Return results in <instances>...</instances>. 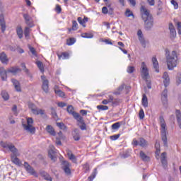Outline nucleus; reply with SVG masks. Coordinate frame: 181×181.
I'll list each match as a JSON object with an SVG mask.
<instances>
[{"instance_id": "nucleus-51", "label": "nucleus", "mask_w": 181, "mask_h": 181, "mask_svg": "<svg viewBox=\"0 0 181 181\" xmlns=\"http://www.w3.org/2000/svg\"><path fill=\"white\" fill-rule=\"evenodd\" d=\"M127 71L129 73V74H132V73L135 71V67L129 66L127 67Z\"/></svg>"}, {"instance_id": "nucleus-14", "label": "nucleus", "mask_w": 181, "mask_h": 181, "mask_svg": "<svg viewBox=\"0 0 181 181\" xmlns=\"http://www.w3.org/2000/svg\"><path fill=\"white\" fill-rule=\"evenodd\" d=\"M151 61L153 64V69H155V71H156V73H159V63L158 62L156 57H153Z\"/></svg>"}, {"instance_id": "nucleus-39", "label": "nucleus", "mask_w": 181, "mask_h": 181, "mask_svg": "<svg viewBox=\"0 0 181 181\" xmlns=\"http://www.w3.org/2000/svg\"><path fill=\"white\" fill-rule=\"evenodd\" d=\"M36 64H37V67L40 69V72L43 73V71H45V68L43 67V63H42V62H40V61H37L36 62Z\"/></svg>"}, {"instance_id": "nucleus-41", "label": "nucleus", "mask_w": 181, "mask_h": 181, "mask_svg": "<svg viewBox=\"0 0 181 181\" xmlns=\"http://www.w3.org/2000/svg\"><path fill=\"white\" fill-rule=\"evenodd\" d=\"M0 145L1 146H2V148H4L5 149H9V146H11V144L8 142L1 141Z\"/></svg>"}, {"instance_id": "nucleus-37", "label": "nucleus", "mask_w": 181, "mask_h": 181, "mask_svg": "<svg viewBox=\"0 0 181 181\" xmlns=\"http://www.w3.org/2000/svg\"><path fill=\"white\" fill-rule=\"evenodd\" d=\"M16 33L19 39H22V37H23V30H22V28H18L16 30Z\"/></svg>"}, {"instance_id": "nucleus-64", "label": "nucleus", "mask_w": 181, "mask_h": 181, "mask_svg": "<svg viewBox=\"0 0 181 181\" xmlns=\"http://www.w3.org/2000/svg\"><path fill=\"white\" fill-rule=\"evenodd\" d=\"M161 97H168V89H164L162 93Z\"/></svg>"}, {"instance_id": "nucleus-56", "label": "nucleus", "mask_w": 181, "mask_h": 181, "mask_svg": "<svg viewBox=\"0 0 181 181\" xmlns=\"http://www.w3.org/2000/svg\"><path fill=\"white\" fill-rule=\"evenodd\" d=\"M120 135L119 134H115L113 136H110V139L112 141H117V139H118V138H119Z\"/></svg>"}, {"instance_id": "nucleus-62", "label": "nucleus", "mask_w": 181, "mask_h": 181, "mask_svg": "<svg viewBox=\"0 0 181 181\" xmlns=\"http://www.w3.org/2000/svg\"><path fill=\"white\" fill-rule=\"evenodd\" d=\"M102 13L107 15L108 13V8L106 6L102 8Z\"/></svg>"}, {"instance_id": "nucleus-12", "label": "nucleus", "mask_w": 181, "mask_h": 181, "mask_svg": "<svg viewBox=\"0 0 181 181\" xmlns=\"http://www.w3.org/2000/svg\"><path fill=\"white\" fill-rule=\"evenodd\" d=\"M168 29L170 30V39H175L176 37V29H175V26L173 25V23H170L168 24Z\"/></svg>"}, {"instance_id": "nucleus-16", "label": "nucleus", "mask_w": 181, "mask_h": 181, "mask_svg": "<svg viewBox=\"0 0 181 181\" xmlns=\"http://www.w3.org/2000/svg\"><path fill=\"white\" fill-rule=\"evenodd\" d=\"M163 83L165 87H168L169 86V83L170 81V79L169 78V74L168 72H164L163 75Z\"/></svg>"}, {"instance_id": "nucleus-29", "label": "nucleus", "mask_w": 181, "mask_h": 181, "mask_svg": "<svg viewBox=\"0 0 181 181\" xmlns=\"http://www.w3.org/2000/svg\"><path fill=\"white\" fill-rule=\"evenodd\" d=\"M66 111L70 114V115H72L73 117H74L75 114H77V112L74 111V107H73V105L68 106Z\"/></svg>"}, {"instance_id": "nucleus-54", "label": "nucleus", "mask_w": 181, "mask_h": 181, "mask_svg": "<svg viewBox=\"0 0 181 181\" xmlns=\"http://www.w3.org/2000/svg\"><path fill=\"white\" fill-rule=\"evenodd\" d=\"M57 126L60 128V129H66V126L63 122H57Z\"/></svg>"}, {"instance_id": "nucleus-50", "label": "nucleus", "mask_w": 181, "mask_h": 181, "mask_svg": "<svg viewBox=\"0 0 181 181\" xmlns=\"http://www.w3.org/2000/svg\"><path fill=\"white\" fill-rule=\"evenodd\" d=\"M79 128L81 129V131H86L87 130V124H86V122H83V123H81L78 125Z\"/></svg>"}, {"instance_id": "nucleus-57", "label": "nucleus", "mask_w": 181, "mask_h": 181, "mask_svg": "<svg viewBox=\"0 0 181 181\" xmlns=\"http://www.w3.org/2000/svg\"><path fill=\"white\" fill-rule=\"evenodd\" d=\"M171 4L174 6L175 9H177V8H179V4H177V2H176V1L171 0Z\"/></svg>"}, {"instance_id": "nucleus-60", "label": "nucleus", "mask_w": 181, "mask_h": 181, "mask_svg": "<svg viewBox=\"0 0 181 181\" xmlns=\"http://www.w3.org/2000/svg\"><path fill=\"white\" fill-rule=\"evenodd\" d=\"M30 49V52H31L32 54H33V56H36V49H35V48H33V47H29Z\"/></svg>"}, {"instance_id": "nucleus-38", "label": "nucleus", "mask_w": 181, "mask_h": 181, "mask_svg": "<svg viewBox=\"0 0 181 181\" xmlns=\"http://www.w3.org/2000/svg\"><path fill=\"white\" fill-rule=\"evenodd\" d=\"M11 160L15 165H21V160L16 157V156H13L11 157Z\"/></svg>"}, {"instance_id": "nucleus-18", "label": "nucleus", "mask_w": 181, "mask_h": 181, "mask_svg": "<svg viewBox=\"0 0 181 181\" xmlns=\"http://www.w3.org/2000/svg\"><path fill=\"white\" fill-rule=\"evenodd\" d=\"M0 61L3 64H7L9 62V59H8V57H6V54L5 52H1L0 54Z\"/></svg>"}, {"instance_id": "nucleus-33", "label": "nucleus", "mask_w": 181, "mask_h": 181, "mask_svg": "<svg viewBox=\"0 0 181 181\" xmlns=\"http://www.w3.org/2000/svg\"><path fill=\"white\" fill-rule=\"evenodd\" d=\"M59 59L66 60L69 59V54L67 52H62V54H57Z\"/></svg>"}, {"instance_id": "nucleus-48", "label": "nucleus", "mask_w": 181, "mask_h": 181, "mask_svg": "<svg viewBox=\"0 0 181 181\" xmlns=\"http://www.w3.org/2000/svg\"><path fill=\"white\" fill-rule=\"evenodd\" d=\"M139 118L140 119H144L145 118V112H144V109H141L139 112Z\"/></svg>"}, {"instance_id": "nucleus-4", "label": "nucleus", "mask_w": 181, "mask_h": 181, "mask_svg": "<svg viewBox=\"0 0 181 181\" xmlns=\"http://www.w3.org/2000/svg\"><path fill=\"white\" fill-rule=\"evenodd\" d=\"M23 128L30 134H33L36 132V128L33 127V119L32 117L27 118V124H23Z\"/></svg>"}, {"instance_id": "nucleus-27", "label": "nucleus", "mask_w": 181, "mask_h": 181, "mask_svg": "<svg viewBox=\"0 0 181 181\" xmlns=\"http://www.w3.org/2000/svg\"><path fill=\"white\" fill-rule=\"evenodd\" d=\"M67 155L70 160H71L74 163H77V158L74 154L71 153V151H68Z\"/></svg>"}, {"instance_id": "nucleus-61", "label": "nucleus", "mask_w": 181, "mask_h": 181, "mask_svg": "<svg viewBox=\"0 0 181 181\" xmlns=\"http://www.w3.org/2000/svg\"><path fill=\"white\" fill-rule=\"evenodd\" d=\"M163 104H168V97L161 96Z\"/></svg>"}, {"instance_id": "nucleus-17", "label": "nucleus", "mask_w": 181, "mask_h": 181, "mask_svg": "<svg viewBox=\"0 0 181 181\" xmlns=\"http://www.w3.org/2000/svg\"><path fill=\"white\" fill-rule=\"evenodd\" d=\"M23 18L25 21V23L30 26V28H32L33 26V24L32 23V17L28 14H23Z\"/></svg>"}, {"instance_id": "nucleus-49", "label": "nucleus", "mask_w": 181, "mask_h": 181, "mask_svg": "<svg viewBox=\"0 0 181 181\" xmlns=\"http://www.w3.org/2000/svg\"><path fill=\"white\" fill-rule=\"evenodd\" d=\"M124 87H125V85H124V84L120 86L117 88L118 91L115 92V94L116 95H118L121 94V91H122V90H124Z\"/></svg>"}, {"instance_id": "nucleus-21", "label": "nucleus", "mask_w": 181, "mask_h": 181, "mask_svg": "<svg viewBox=\"0 0 181 181\" xmlns=\"http://www.w3.org/2000/svg\"><path fill=\"white\" fill-rule=\"evenodd\" d=\"M46 131L49 134V135H52V136H56V132L54 131V129L51 125H47L46 127Z\"/></svg>"}, {"instance_id": "nucleus-44", "label": "nucleus", "mask_w": 181, "mask_h": 181, "mask_svg": "<svg viewBox=\"0 0 181 181\" xmlns=\"http://www.w3.org/2000/svg\"><path fill=\"white\" fill-rule=\"evenodd\" d=\"M97 109L100 110V111H107V110H108V106L100 105L97 106Z\"/></svg>"}, {"instance_id": "nucleus-53", "label": "nucleus", "mask_w": 181, "mask_h": 181, "mask_svg": "<svg viewBox=\"0 0 181 181\" xmlns=\"http://www.w3.org/2000/svg\"><path fill=\"white\" fill-rule=\"evenodd\" d=\"M125 16L129 18L130 16H134V13L129 9H127L125 12Z\"/></svg>"}, {"instance_id": "nucleus-36", "label": "nucleus", "mask_w": 181, "mask_h": 181, "mask_svg": "<svg viewBox=\"0 0 181 181\" xmlns=\"http://www.w3.org/2000/svg\"><path fill=\"white\" fill-rule=\"evenodd\" d=\"M76 43V38L71 37L66 40L67 46H73Z\"/></svg>"}, {"instance_id": "nucleus-30", "label": "nucleus", "mask_w": 181, "mask_h": 181, "mask_svg": "<svg viewBox=\"0 0 181 181\" xmlns=\"http://www.w3.org/2000/svg\"><path fill=\"white\" fill-rule=\"evenodd\" d=\"M41 176L43 177V179H45V180H47V181L52 180V177H50V175H49V173H47L42 172L41 173Z\"/></svg>"}, {"instance_id": "nucleus-7", "label": "nucleus", "mask_w": 181, "mask_h": 181, "mask_svg": "<svg viewBox=\"0 0 181 181\" xmlns=\"http://www.w3.org/2000/svg\"><path fill=\"white\" fill-rule=\"evenodd\" d=\"M24 168L28 172V173H30V175H31L32 176H35V177H37V173L35 171V169H33V168H32V166H30L29 163H28L27 162H25Z\"/></svg>"}, {"instance_id": "nucleus-2", "label": "nucleus", "mask_w": 181, "mask_h": 181, "mask_svg": "<svg viewBox=\"0 0 181 181\" xmlns=\"http://www.w3.org/2000/svg\"><path fill=\"white\" fill-rule=\"evenodd\" d=\"M141 18L145 23L146 29H151L153 26V18L149 11L146 9L145 6H141L140 8Z\"/></svg>"}, {"instance_id": "nucleus-34", "label": "nucleus", "mask_w": 181, "mask_h": 181, "mask_svg": "<svg viewBox=\"0 0 181 181\" xmlns=\"http://www.w3.org/2000/svg\"><path fill=\"white\" fill-rule=\"evenodd\" d=\"M142 105L145 108L148 107V98L146 97V95L144 94L142 98Z\"/></svg>"}, {"instance_id": "nucleus-25", "label": "nucleus", "mask_w": 181, "mask_h": 181, "mask_svg": "<svg viewBox=\"0 0 181 181\" xmlns=\"http://www.w3.org/2000/svg\"><path fill=\"white\" fill-rule=\"evenodd\" d=\"M140 157L144 160V162H149L151 160V158L149 156H146L144 151H140Z\"/></svg>"}, {"instance_id": "nucleus-26", "label": "nucleus", "mask_w": 181, "mask_h": 181, "mask_svg": "<svg viewBox=\"0 0 181 181\" xmlns=\"http://www.w3.org/2000/svg\"><path fill=\"white\" fill-rule=\"evenodd\" d=\"M9 151L15 155V156H19V154H18V149L13 146V144H11L8 147Z\"/></svg>"}, {"instance_id": "nucleus-47", "label": "nucleus", "mask_w": 181, "mask_h": 181, "mask_svg": "<svg viewBox=\"0 0 181 181\" xmlns=\"http://www.w3.org/2000/svg\"><path fill=\"white\" fill-rule=\"evenodd\" d=\"M121 127V123L119 122H117L112 125V129H119Z\"/></svg>"}, {"instance_id": "nucleus-52", "label": "nucleus", "mask_w": 181, "mask_h": 181, "mask_svg": "<svg viewBox=\"0 0 181 181\" xmlns=\"http://www.w3.org/2000/svg\"><path fill=\"white\" fill-rule=\"evenodd\" d=\"M37 107L35 106V105L33 103H28V108L31 110V112H33V110H35Z\"/></svg>"}, {"instance_id": "nucleus-5", "label": "nucleus", "mask_w": 181, "mask_h": 181, "mask_svg": "<svg viewBox=\"0 0 181 181\" xmlns=\"http://www.w3.org/2000/svg\"><path fill=\"white\" fill-rule=\"evenodd\" d=\"M141 77L146 81H148V78H149V71L148 70V67L145 62L141 63Z\"/></svg>"}, {"instance_id": "nucleus-8", "label": "nucleus", "mask_w": 181, "mask_h": 181, "mask_svg": "<svg viewBox=\"0 0 181 181\" xmlns=\"http://www.w3.org/2000/svg\"><path fill=\"white\" fill-rule=\"evenodd\" d=\"M62 169L64 172V173H66V175H71V170H70V163H69L68 161L64 160L62 163Z\"/></svg>"}, {"instance_id": "nucleus-10", "label": "nucleus", "mask_w": 181, "mask_h": 181, "mask_svg": "<svg viewBox=\"0 0 181 181\" xmlns=\"http://www.w3.org/2000/svg\"><path fill=\"white\" fill-rule=\"evenodd\" d=\"M137 36L139 38V40L142 46L145 49L146 47V41L145 40V38L144 37V34L142 33V30H139L137 31Z\"/></svg>"}, {"instance_id": "nucleus-1", "label": "nucleus", "mask_w": 181, "mask_h": 181, "mask_svg": "<svg viewBox=\"0 0 181 181\" xmlns=\"http://www.w3.org/2000/svg\"><path fill=\"white\" fill-rule=\"evenodd\" d=\"M165 57L168 70H173L177 66V61L179 60L177 53L175 50L171 52L166 51Z\"/></svg>"}, {"instance_id": "nucleus-24", "label": "nucleus", "mask_w": 181, "mask_h": 181, "mask_svg": "<svg viewBox=\"0 0 181 181\" xmlns=\"http://www.w3.org/2000/svg\"><path fill=\"white\" fill-rule=\"evenodd\" d=\"M34 115H45V110L36 107L32 112Z\"/></svg>"}, {"instance_id": "nucleus-40", "label": "nucleus", "mask_w": 181, "mask_h": 181, "mask_svg": "<svg viewBox=\"0 0 181 181\" xmlns=\"http://www.w3.org/2000/svg\"><path fill=\"white\" fill-rule=\"evenodd\" d=\"M78 24L77 23V21H72V28L69 29V31L71 30H77V29L78 28Z\"/></svg>"}, {"instance_id": "nucleus-59", "label": "nucleus", "mask_w": 181, "mask_h": 181, "mask_svg": "<svg viewBox=\"0 0 181 181\" xmlns=\"http://www.w3.org/2000/svg\"><path fill=\"white\" fill-rule=\"evenodd\" d=\"M177 27L178 30V35H181V22L177 23Z\"/></svg>"}, {"instance_id": "nucleus-3", "label": "nucleus", "mask_w": 181, "mask_h": 181, "mask_svg": "<svg viewBox=\"0 0 181 181\" xmlns=\"http://www.w3.org/2000/svg\"><path fill=\"white\" fill-rule=\"evenodd\" d=\"M159 121L160 125L161 139L163 142L164 146H168L166 122H165V119L162 116L159 117Z\"/></svg>"}, {"instance_id": "nucleus-35", "label": "nucleus", "mask_w": 181, "mask_h": 181, "mask_svg": "<svg viewBox=\"0 0 181 181\" xmlns=\"http://www.w3.org/2000/svg\"><path fill=\"white\" fill-rule=\"evenodd\" d=\"M7 73H8V71H5V70H3V71H0V76L1 77V79L3 80V81H6V78H8V76H7Z\"/></svg>"}, {"instance_id": "nucleus-20", "label": "nucleus", "mask_w": 181, "mask_h": 181, "mask_svg": "<svg viewBox=\"0 0 181 181\" xmlns=\"http://www.w3.org/2000/svg\"><path fill=\"white\" fill-rule=\"evenodd\" d=\"M77 21H78V23H80V25H83V28H86V23H87V22H88V18L84 17L83 18L81 17H78Z\"/></svg>"}, {"instance_id": "nucleus-22", "label": "nucleus", "mask_w": 181, "mask_h": 181, "mask_svg": "<svg viewBox=\"0 0 181 181\" xmlns=\"http://www.w3.org/2000/svg\"><path fill=\"white\" fill-rule=\"evenodd\" d=\"M21 71H22V69L18 66L10 68L8 70V73H12V74H18V73H21Z\"/></svg>"}, {"instance_id": "nucleus-63", "label": "nucleus", "mask_w": 181, "mask_h": 181, "mask_svg": "<svg viewBox=\"0 0 181 181\" xmlns=\"http://www.w3.org/2000/svg\"><path fill=\"white\" fill-rule=\"evenodd\" d=\"M132 145H134V146H138V145H139V141H138L136 139H134Z\"/></svg>"}, {"instance_id": "nucleus-43", "label": "nucleus", "mask_w": 181, "mask_h": 181, "mask_svg": "<svg viewBox=\"0 0 181 181\" xmlns=\"http://www.w3.org/2000/svg\"><path fill=\"white\" fill-rule=\"evenodd\" d=\"M1 95L4 100H5V101H7V100H9V94H8L6 91L3 90L1 92Z\"/></svg>"}, {"instance_id": "nucleus-55", "label": "nucleus", "mask_w": 181, "mask_h": 181, "mask_svg": "<svg viewBox=\"0 0 181 181\" xmlns=\"http://www.w3.org/2000/svg\"><path fill=\"white\" fill-rule=\"evenodd\" d=\"M83 168L85 170V173H87V172H90V165H88V163H86L83 165Z\"/></svg>"}, {"instance_id": "nucleus-32", "label": "nucleus", "mask_w": 181, "mask_h": 181, "mask_svg": "<svg viewBox=\"0 0 181 181\" xmlns=\"http://www.w3.org/2000/svg\"><path fill=\"white\" fill-rule=\"evenodd\" d=\"M97 173H98V172L97 171V168H95L92 172V174L88 177L89 181L94 180V179H95V177L97 176Z\"/></svg>"}, {"instance_id": "nucleus-23", "label": "nucleus", "mask_w": 181, "mask_h": 181, "mask_svg": "<svg viewBox=\"0 0 181 181\" xmlns=\"http://www.w3.org/2000/svg\"><path fill=\"white\" fill-rule=\"evenodd\" d=\"M16 91L21 92V84L19 83V81H18L16 79H12L11 80Z\"/></svg>"}, {"instance_id": "nucleus-15", "label": "nucleus", "mask_w": 181, "mask_h": 181, "mask_svg": "<svg viewBox=\"0 0 181 181\" xmlns=\"http://www.w3.org/2000/svg\"><path fill=\"white\" fill-rule=\"evenodd\" d=\"M161 163L164 169L168 168V160H166V152H163L161 154Z\"/></svg>"}, {"instance_id": "nucleus-9", "label": "nucleus", "mask_w": 181, "mask_h": 181, "mask_svg": "<svg viewBox=\"0 0 181 181\" xmlns=\"http://www.w3.org/2000/svg\"><path fill=\"white\" fill-rule=\"evenodd\" d=\"M41 79L42 81V90L45 93H49V80L46 78V76H41Z\"/></svg>"}, {"instance_id": "nucleus-58", "label": "nucleus", "mask_w": 181, "mask_h": 181, "mask_svg": "<svg viewBox=\"0 0 181 181\" xmlns=\"http://www.w3.org/2000/svg\"><path fill=\"white\" fill-rule=\"evenodd\" d=\"M55 11H57V13H62V7H60V5L57 4Z\"/></svg>"}, {"instance_id": "nucleus-45", "label": "nucleus", "mask_w": 181, "mask_h": 181, "mask_svg": "<svg viewBox=\"0 0 181 181\" xmlns=\"http://www.w3.org/2000/svg\"><path fill=\"white\" fill-rule=\"evenodd\" d=\"M81 37H83L84 39H93V34H90V33H83L81 35Z\"/></svg>"}, {"instance_id": "nucleus-13", "label": "nucleus", "mask_w": 181, "mask_h": 181, "mask_svg": "<svg viewBox=\"0 0 181 181\" xmlns=\"http://www.w3.org/2000/svg\"><path fill=\"white\" fill-rule=\"evenodd\" d=\"M0 26L1 28L2 33H5V30H6V23L5 22L4 14L0 15Z\"/></svg>"}, {"instance_id": "nucleus-11", "label": "nucleus", "mask_w": 181, "mask_h": 181, "mask_svg": "<svg viewBox=\"0 0 181 181\" xmlns=\"http://www.w3.org/2000/svg\"><path fill=\"white\" fill-rule=\"evenodd\" d=\"M54 153H56V148H54V146L50 145L49 150L48 151V155L51 160H53L54 162L56 161V156H54Z\"/></svg>"}, {"instance_id": "nucleus-19", "label": "nucleus", "mask_w": 181, "mask_h": 181, "mask_svg": "<svg viewBox=\"0 0 181 181\" xmlns=\"http://www.w3.org/2000/svg\"><path fill=\"white\" fill-rule=\"evenodd\" d=\"M74 118L77 121V122H78V125H80V124H83L84 122V119L78 113L74 115Z\"/></svg>"}, {"instance_id": "nucleus-31", "label": "nucleus", "mask_w": 181, "mask_h": 181, "mask_svg": "<svg viewBox=\"0 0 181 181\" xmlns=\"http://www.w3.org/2000/svg\"><path fill=\"white\" fill-rule=\"evenodd\" d=\"M139 146H142V148H145L148 145V141L145 140L144 138H140L139 141Z\"/></svg>"}, {"instance_id": "nucleus-42", "label": "nucleus", "mask_w": 181, "mask_h": 181, "mask_svg": "<svg viewBox=\"0 0 181 181\" xmlns=\"http://www.w3.org/2000/svg\"><path fill=\"white\" fill-rule=\"evenodd\" d=\"M30 33V28H29V27H26L24 30V35L26 39H29Z\"/></svg>"}, {"instance_id": "nucleus-6", "label": "nucleus", "mask_w": 181, "mask_h": 181, "mask_svg": "<svg viewBox=\"0 0 181 181\" xmlns=\"http://www.w3.org/2000/svg\"><path fill=\"white\" fill-rule=\"evenodd\" d=\"M107 102L109 104H111L112 107H115L116 105H119V103H121V100L118 98H114V96L109 95L107 98Z\"/></svg>"}, {"instance_id": "nucleus-46", "label": "nucleus", "mask_w": 181, "mask_h": 181, "mask_svg": "<svg viewBox=\"0 0 181 181\" xmlns=\"http://www.w3.org/2000/svg\"><path fill=\"white\" fill-rule=\"evenodd\" d=\"M155 147L156 148V154H157L158 156H159V153H160V146H159V143L158 141L156 142Z\"/></svg>"}, {"instance_id": "nucleus-28", "label": "nucleus", "mask_w": 181, "mask_h": 181, "mask_svg": "<svg viewBox=\"0 0 181 181\" xmlns=\"http://www.w3.org/2000/svg\"><path fill=\"white\" fill-rule=\"evenodd\" d=\"M54 92L57 95H59V97H65L66 94L64 92L62 91L57 86H55L54 88Z\"/></svg>"}]
</instances>
